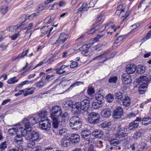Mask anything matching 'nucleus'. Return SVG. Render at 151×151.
Instances as JSON below:
<instances>
[{"mask_svg":"<svg viewBox=\"0 0 151 151\" xmlns=\"http://www.w3.org/2000/svg\"><path fill=\"white\" fill-rule=\"evenodd\" d=\"M123 113V109L118 106L114 109L113 112V117L115 119H119L121 118Z\"/></svg>","mask_w":151,"mask_h":151,"instance_id":"0eeeda50","label":"nucleus"},{"mask_svg":"<svg viewBox=\"0 0 151 151\" xmlns=\"http://www.w3.org/2000/svg\"><path fill=\"white\" fill-rule=\"evenodd\" d=\"M29 122L32 125L35 124L37 122V119L35 117H32L29 118L28 119Z\"/></svg>","mask_w":151,"mask_h":151,"instance_id":"c03bdc74","label":"nucleus"},{"mask_svg":"<svg viewBox=\"0 0 151 151\" xmlns=\"http://www.w3.org/2000/svg\"><path fill=\"white\" fill-rule=\"evenodd\" d=\"M145 68L141 65H139L136 67V73H142L145 71Z\"/></svg>","mask_w":151,"mask_h":151,"instance_id":"bb28decb","label":"nucleus"},{"mask_svg":"<svg viewBox=\"0 0 151 151\" xmlns=\"http://www.w3.org/2000/svg\"><path fill=\"white\" fill-rule=\"evenodd\" d=\"M23 122L24 123V126L26 128L29 129L31 128L32 125L29 123L28 119H24L23 120Z\"/></svg>","mask_w":151,"mask_h":151,"instance_id":"79ce46f5","label":"nucleus"},{"mask_svg":"<svg viewBox=\"0 0 151 151\" xmlns=\"http://www.w3.org/2000/svg\"><path fill=\"white\" fill-rule=\"evenodd\" d=\"M141 78H138L137 80V82L139 85V92L140 94H142L145 92V90H142V89L145 88H147V84L146 83L145 80L144 81H142Z\"/></svg>","mask_w":151,"mask_h":151,"instance_id":"1a4fd4ad","label":"nucleus"},{"mask_svg":"<svg viewBox=\"0 0 151 151\" xmlns=\"http://www.w3.org/2000/svg\"><path fill=\"white\" fill-rule=\"evenodd\" d=\"M22 22V23H21L20 24H18L17 25L15 26H12L13 28L14 31L15 30L18 29L19 28L20 26H22V25H24V24L23 22V21Z\"/></svg>","mask_w":151,"mask_h":151,"instance_id":"0e129e2a","label":"nucleus"},{"mask_svg":"<svg viewBox=\"0 0 151 151\" xmlns=\"http://www.w3.org/2000/svg\"><path fill=\"white\" fill-rule=\"evenodd\" d=\"M18 130V129H16L15 128H13L9 129L8 133L10 135L13 136L17 134Z\"/></svg>","mask_w":151,"mask_h":151,"instance_id":"c9c22d12","label":"nucleus"},{"mask_svg":"<svg viewBox=\"0 0 151 151\" xmlns=\"http://www.w3.org/2000/svg\"><path fill=\"white\" fill-rule=\"evenodd\" d=\"M35 142H32L30 143H27V146L28 147L30 148H32V149H33L35 147Z\"/></svg>","mask_w":151,"mask_h":151,"instance_id":"69168bd1","label":"nucleus"},{"mask_svg":"<svg viewBox=\"0 0 151 151\" xmlns=\"http://www.w3.org/2000/svg\"><path fill=\"white\" fill-rule=\"evenodd\" d=\"M111 124V122L106 121L101 124V126L103 128H108Z\"/></svg>","mask_w":151,"mask_h":151,"instance_id":"4c0bfd02","label":"nucleus"},{"mask_svg":"<svg viewBox=\"0 0 151 151\" xmlns=\"http://www.w3.org/2000/svg\"><path fill=\"white\" fill-rule=\"evenodd\" d=\"M81 135L82 137L86 139H88L91 137V132L88 129L83 130L81 132Z\"/></svg>","mask_w":151,"mask_h":151,"instance_id":"2eb2a0df","label":"nucleus"},{"mask_svg":"<svg viewBox=\"0 0 151 151\" xmlns=\"http://www.w3.org/2000/svg\"><path fill=\"white\" fill-rule=\"evenodd\" d=\"M35 90V88H27L25 93H24V96H25L28 95L32 94L33 93L34 91Z\"/></svg>","mask_w":151,"mask_h":151,"instance_id":"58836bf2","label":"nucleus"},{"mask_svg":"<svg viewBox=\"0 0 151 151\" xmlns=\"http://www.w3.org/2000/svg\"><path fill=\"white\" fill-rule=\"evenodd\" d=\"M87 92L88 95H91L94 93V89L91 87L88 88L87 89Z\"/></svg>","mask_w":151,"mask_h":151,"instance_id":"052dcab7","label":"nucleus"},{"mask_svg":"<svg viewBox=\"0 0 151 151\" xmlns=\"http://www.w3.org/2000/svg\"><path fill=\"white\" fill-rule=\"evenodd\" d=\"M149 28H151V25L149 26ZM151 37V31H150L146 37L143 39V41H145L146 40L149 39Z\"/></svg>","mask_w":151,"mask_h":151,"instance_id":"6e6d98bb","label":"nucleus"},{"mask_svg":"<svg viewBox=\"0 0 151 151\" xmlns=\"http://www.w3.org/2000/svg\"><path fill=\"white\" fill-rule=\"evenodd\" d=\"M29 51V49H27V50H24L23 52L19 54V56H20L21 58H23L24 56L27 55Z\"/></svg>","mask_w":151,"mask_h":151,"instance_id":"864d4df0","label":"nucleus"},{"mask_svg":"<svg viewBox=\"0 0 151 151\" xmlns=\"http://www.w3.org/2000/svg\"><path fill=\"white\" fill-rule=\"evenodd\" d=\"M68 35L65 33H61L59 36V38L54 43L55 44L59 45L61 44H63L67 40Z\"/></svg>","mask_w":151,"mask_h":151,"instance_id":"9d476101","label":"nucleus"},{"mask_svg":"<svg viewBox=\"0 0 151 151\" xmlns=\"http://www.w3.org/2000/svg\"><path fill=\"white\" fill-rule=\"evenodd\" d=\"M83 82L81 81H76L70 86V87H74L81 85L83 84Z\"/></svg>","mask_w":151,"mask_h":151,"instance_id":"8fccbe9b","label":"nucleus"},{"mask_svg":"<svg viewBox=\"0 0 151 151\" xmlns=\"http://www.w3.org/2000/svg\"><path fill=\"white\" fill-rule=\"evenodd\" d=\"M130 137H128L126 138L122 139L121 141L124 145L125 147H127V146H128V145L130 144Z\"/></svg>","mask_w":151,"mask_h":151,"instance_id":"7c9ffc66","label":"nucleus"},{"mask_svg":"<svg viewBox=\"0 0 151 151\" xmlns=\"http://www.w3.org/2000/svg\"><path fill=\"white\" fill-rule=\"evenodd\" d=\"M88 45H83L81 48V50L82 51V54L85 55L88 52Z\"/></svg>","mask_w":151,"mask_h":151,"instance_id":"f704fd0d","label":"nucleus"},{"mask_svg":"<svg viewBox=\"0 0 151 151\" xmlns=\"http://www.w3.org/2000/svg\"><path fill=\"white\" fill-rule=\"evenodd\" d=\"M139 24L138 23H136L132 25L130 27V28L132 29V30H133L134 29H135L137 27H139Z\"/></svg>","mask_w":151,"mask_h":151,"instance_id":"774afa93","label":"nucleus"},{"mask_svg":"<svg viewBox=\"0 0 151 151\" xmlns=\"http://www.w3.org/2000/svg\"><path fill=\"white\" fill-rule=\"evenodd\" d=\"M41 147L39 146H37L32 149V151H41Z\"/></svg>","mask_w":151,"mask_h":151,"instance_id":"338daca9","label":"nucleus"},{"mask_svg":"<svg viewBox=\"0 0 151 151\" xmlns=\"http://www.w3.org/2000/svg\"><path fill=\"white\" fill-rule=\"evenodd\" d=\"M66 129H65L62 128L58 129V131L57 132V134L60 135L65 136L66 134Z\"/></svg>","mask_w":151,"mask_h":151,"instance_id":"a19ab883","label":"nucleus"},{"mask_svg":"<svg viewBox=\"0 0 151 151\" xmlns=\"http://www.w3.org/2000/svg\"><path fill=\"white\" fill-rule=\"evenodd\" d=\"M119 140L116 138H113L109 141V148L111 150L114 149L120 143Z\"/></svg>","mask_w":151,"mask_h":151,"instance_id":"9b49d317","label":"nucleus"},{"mask_svg":"<svg viewBox=\"0 0 151 151\" xmlns=\"http://www.w3.org/2000/svg\"><path fill=\"white\" fill-rule=\"evenodd\" d=\"M82 124L81 119L78 116H73L70 119L69 125L72 129L78 130L80 128Z\"/></svg>","mask_w":151,"mask_h":151,"instance_id":"f03ea898","label":"nucleus"},{"mask_svg":"<svg viewBox=\"0 0 151 151\" xmlns=\"http://www.w3.org/2000/svg\"><path fill=\"white\" fill-rule=\"evenodd\" d=\"M118 78L117 76H111L108 80V81L110 83H116L117 81Z\"/></svg>","mask_w":151,"mask_h":151,"instance_id":"e433bc0d","label":"nucleus"},{"mask_svg":"<svg viewBox=\"0 0 151 151\" xmlns=\"http://www.w3.org/2000/svg\"><path fill=\"white\" fill-rule=\"evenodd\" d=\"M105 98L106 101L109 103H111L114 100V98L113 94L111 93H109L107 95Z\"/></svg>","mask_w":151,"mask_h":151,"instance_id":"473e14b6","label":"nucleus"},{"mask_svg":"<svg viewBox=\"0 0 151 151\" xmlns=\"http://www.w3.org/2000/svg\"><path fill=\"white\" fill-rule=\"evenodd\" d=\"M26 139L33 141H39L41 139L39 133L37 131H30L26 135Z\"/></svg>","mask_w":151,"mask_h":151,"instance_id":"7ed1b4c3","label":"nucleus"},{"mask_svg":"<svg viewBox=\"0 0 151 151\" xmlns=\"http://www.w3.org/2000/svg\"><path fill=\"white\" fill-rule=\"evenodd\" d=\"M49 30L48 27L45 26L41 29V31L42 33V35L43 36L46 35Z\"/></svg>","mask_w":151,"mask_h":151,"instance_id":"a18cd8bd","label":"nucleus"},{"mask_svg":"<svg viewBox=\"0 0 151 151\" xmlns=\"http://www.w3.org/2000/svg\"><path fill=\"white\" fill-rule=\"evenodd\" d=\"M137 145V144L136 143H133L132 144H130L128 145V146H127V148H130L132 150H135V147Z\"/></svg>","mask_w":151,"mask_h":151,"instance_id":"4d7b16f0","label":"nucleus"},{"mask_svg":"<svg viewBox=\"0 0 151 151\" xmlns=\"http://www.w3.org/2000/svg\"><path fill=\"white\" fill-rule=\"evenodd\" d=\"M100 119V116L98 113L92 112L89 115L88 122L91 124H96L99 123Z\"/></svg>","mask_w":151,"mask_h":151,"instance_id":"20e7f679","label":"nucleus"},{"mask_svg":"<svg viewBox=\"0 0 151 151\" xmlns=\"http://www.w3.org/2000/svg\"><path fill=\"white\" fill-rule=\"evenodd\" d=\"M126 70L127 74L132 73L136 70V66L133 64L128 65L126 67Z\"/></svg>","mask_w":151,"mask_h":151,"instance_id":"4468645a","label":"nucleus"},{"mask_svg":"<svg viewBox=\"0 0 151 151\" xmlns=\"http://www.w3.org/2000/svg\"><path fill=\"white\" fill-rule=\"evenodd\" d=\"M139 123L135 121L130 123L128 126V129L130 130H134L139 126Z\"/></svg>","mask_w":151,"mask_h":151,"instance_id":"5701e85b","label":"nucleus"},{"mask_svg":"<svg viewBox=\"0 0 151 151\" xmlns=\"http://www.w3.org/2000/svg\"><path fill=\"white\" fill-rule=\"evenodd\" d=\"M62 113L61 107L58 106L53 107L51 111L50 116L52 120V126L54 128L57 129L58 127L59 121L58 117Z\"/></svg>","mask_w":151,"mask_h":151,"instance_id":"f257e3e1","label":"nucleus"},{"mask_svg":"<svg viewBox=\"0 0 151 151\" xmlns=\"http://www.w3.org/2000/svg\"><path fill=\"white\" fill-rule=\"evenodd\" d=\"M122 80L123 83L126 85L130 84L132 82V79L130 76L129 74L127 73L122 75Z\"/></svg>","mask_w":151,"mask_h":151,"instance_id":"f8f14e48","label":"nucleus"},{"mask_svg":"<svg viewBox=\"0 0 151 151\" xmlns=\"http://www.w3.org/2000/svg\"><path fill=\"white\" fill-rule=\"evenodd\" d=\"M19 131L18 132H19ZM14 142L18 145L22 144L23 140L22 138V136L20 134V133L18 132L17 135L14 138Z\"/></svg>","mask_w":151,"mask_h":151,"instance_id":"f3484780","label":"nucleus"},{"mask_svg":"<svg viewBox=\"0 0 151 151\" xmlns=\"http://www.w3.org/2000/svg\"><path fill=\"white\" fill-rule=\"evenodd\" d=\"M103 104L98 101H96L93 102L92 103V107L93 108L97 109L99 108H101Z\"/></svg>","mask_w":151,"mask_h":151,"instance_id":"393cba45","label":"nucleus"},{"mask_svg":"<svg viewBox=\"0 0 151 151\" xmlns=\"http://www.w3.org/2000/svg\"><path fill=\"white\" fill-rule=\"evenodd\" d=\"M95 97L96 101H98L103 104L104 97L102 95L99 93H96L95 95Z\"/></svg>","mask_w":151,"mask_h":151,"instance_id":"c756f323","label":"nucleus"},{"mask_svg":"<svg viewBox=\"0 0 151 151\" xmlns=\"http://www.w3.org/2000/svg\"><path fill=\"white\" fill-rule=\"evenodd\" d=\"M6 147L7 146L6 144V142H4L0 145V151H3Z\"/></svg>","mask_w":151,"mask_h":151,"instance_id":"13d9d810","label":"nucleus"},{"mask_svg":"<svg viewBox=\"0 0 151 151\" xmlns=\"http://www.w3.org/2000/svg\"><path fill=\"white\" fill-rule=\"evenodd\" d=\"M7 7L6 6H3L1 9V12L2 14H4L7 11Z\"/></svg>","mask_w":151,"mask_h":151,"instance_id":"e2e57ef3","label":"nucleus"},{"mask_svg":"<svg viewBox=\"0 0 151 151\" xmlns=\"http://www.w3.org/2000/svg\"><path fill=\"white\" fill-rule=\"evenodd\" d=\"M116 54V52H113L111 53L109 57H105V60L103 61V63L105 61L110 59L111 58H113Z\"/></svg>","mask_w":151,"mask_h":151,"instance_id":"5fc2aeb1","label":"nucleus"},{"mask_svg":"<svg viewBox=\"0 0 151 151\" xmlns=\"http://www.w3.org/2000/svg\"><path fill=\"white\" fill-rule=\"evenodd\" d=\"M16 77H14L13 78H11L9 79L7 81V83L10 84L14 83H15L17 82L18 81V80H16Z\"/></svg>","mask_w":151,"mask_h":151,"instance_id":"09e8293b","label":"nucleus"},{"mask_svg":"<svg viewBox=\"0 0 151 151\" xmlns=\"http://www.w3.org/2000/svg\"><path fill=\"white\" fill-rule=\"evenodd\" d=\"M115 96L116 99H117V101L119 102L124 97L122 93L118 92L115 93Z\"/></svg>","mask_w":151,"mask_h":151,"instance_id":"a878e982","label":"nucleus"},{"mask_svg":"<svg viewBox=\"0 0 151 151\" xmlns=\"http://www.w3.org/2000/svg\"><path fill=\"white\" fill-rule=\"evenodd\" d=\"M103 134V132L100 129L94 130L92 132V135L96 138H100Z\"/></svg>","mask_w":151,"mask_h":151,"instance_id":"6ab92c4d","label":"nucleus"},{"mask_svg":"<svg viewBox=\"0 0 151 151\" xmlns=\"http://www.w3.org/2000/svg\"><path fill=\"white\" fill-rule=\"evenodd\" d=\"M89 7L87 6V4L85 2L83 3L82 6L78 9V11L80 12L86 11L88 10Z\"/></svg>","mask_w":151,"mask_h":151,"instance_id":"c85d7f7f","label":"nucleus"},{"mask_svg":"<svg viewBox=\"0 0 151 151\" xmlns=\"http://www.w3.org/2000/svg\"><path fill=\"white\" fill-rule=\"evenodd\" d=\"M111 110L109 108L105 109L102 111V115L104 117H109L111 115Z\"/></svg>","mask_w":151,"mask_h":151,"instance_id":"412c9836","label":"nucleus"},{"mask_svg":"<svg viewBox=\"0 0 151 151\" xmlns=\"http://www.w3.org/2000/svg\"><path fill=\"white\" fill-rule=\"evenodd\" d=\"M65 68V66H63V65L61 66L60 68H58V66H56L54 69V70L56 71V73H59L60 71V70H63Z\"/></svg>","mask_w":151,"mask_h":151,"instance_id":"3c124183","label":"nucleus"},{"mask_svg":"<svg viewBox=\"0 0 151 151\" xmlns=\"http://www.w3.org/2000/svg\"><path fill=\"white\" fill-rule=\"evenodd\" d=\"M80 105H81V108L80 109V113L81 111H87L90 106V101L88 99H85L82 101L81 102Z\"/></svg>","mask_w":151,"mask_h":151,"instance_id":"6e6552de","label":"nucleus"},{"mask_svg":"<svg viewBox=\"0 0 151 151\" xmlns=\"http://www.w3.org/2000/svg\"><path fill=\"white\" fill-rule=\"evenodd\" d=\"M99 26H97L94 27L88 30L87 33L89 34H91L94 32L96 30H97L99 28Z\"/></svg>","mask_w":151,"mask_h":151,"instance_id":"603ef678","label":"nucleus"},{"mask_svg":"<svg viewBox=\"0 0 151 151\" xmlns=\"http://www.w3.org/2000/svg\"><path fill=\"white\" fill-rule=\"evenodd\" d=\"M19 131V132L20 133V134L22 137L25 136H26V135L29 132H27L26 130L24 128H20L18 129V133Z\"/></svg>","mask_w":151,"mask_h":151,"instance_id":"2f4dec72","label":"nucleus"},{"mask_svg":"<svg viewBox=\"0 0 151 151\" xmlns=\"http://www.w3.org/2000/svg\"><path fill=\"white\" fill-rule=\"evenodd\" d=\"M119 102L122 103L123 105L125 106L128 107L130 106L131 101L128 96H124V97Z\"/></svg>","mask_w":151,"mask_h":151,"instance_id":"dca6fc26","label":"nucleus"},{"mask_svg":"<svg viewBox=\"0 0 151 151\" xmlns=\"http://www.w3.org/2000/svg\"><path fill=\"white\" fill-rule=\"evenodd\" d=\"M35 84L37 87L42 88L44 86V83L41 79L40 81L35 83Z\"/></svg>","mask_w":151,"mask_h":151,"instance_id":"49530a36","label":"nucleus"},{"mask_svg":"<svg viewBox=\"0 0 151 151\" xmlns=\"http://www.w3.org/2000/svg\"><path fill=\"white\" fill-rule=\"evenodd\" d=\"M109 50H107L106 51L104 52L102 54L92 59V60H101V59L104 58L106 55H107L109 53Z\"/></svg>","mask_w":151,"mask_h":151,"instance_id":"b1692460","label":"nucleus"},{"mask_svg":"<svg viewBox=\"0 0 151 151\" xmlns=\"http://www.w3.org/2000/svg\"><path fill=\"white\" fill-rule=\"evenodd\" d=\"M36 16V14L35 13L29 16H27L25 15H24L21 17L19 19H24L23 21V22L24 23L27 19H29L30 20H32Z\"/></svg>","mask_w":151,"mask_h":151,"instance_id":"aec40b11","label":"nucleus"},{"mask_svg":"<svg viewBox=\"0 0 151 151\" xmlns=\"http://www.w3.org/2000/svg\"><path fill=\"white\" fill-rule=\"evenodd\" d=\"M124 38V35L119 36L115 40V42L116 43H118L122 41Z\"/></svg>","mask_w":151,"mask_h":151,"instance_id":"680f3d73","label":"nucleus"},{"mask_svg":"<svg viewBox=\"0 0 151 151\" xmlns=\"http://www.w3.org/2000/svg\"><path fill=\"white\" fill-rule=\"evenodd\" d=\"M70 142L73 144H76L79 142L80 140V136L76 133L72 134L70 138Z\"/></svg>","mask_w":151,"mask_h":151,"instance_id":"ddd939ff","label":"nucleus"},{"mask_svg":"<svg viewBox=\"0 0 151 151\" xmlns=\"http://www.w3.org/2000/svg\"><path fill=\"white\" fill-rule=\"evenodd\" d=\"M128 129L127 127L120 128L116 132L115 134L116 137L121 138L127 136L128 132Z\"/></svg>","mask_w":151,"mask_h":151,"instance_id":"423d86ee","label":"nucleus"},{"mask_svg":"<svg viewBox=\"0 0 151 151\" xmlns=\"http://www.w3.org/2000/svg\"><path fill=\"white\" fill-rule=\"evenodd\" d=\"M73 102L71 100L67 101L63 103V107L65 110H68L70 108L72 109Z\"/></svg>","mask_w":151,"mask_h":151,"instance_id":"a211bd4d","label":"nucleus"},{"mask_svg":"<svg viewBox=\"0 0 151 151\" xmlns=\"http://www.w3.org/2000/svg\"><path fill=\"white\" fill-rule=\"evenodd\" d=\"M123 7V5L122 4H120L117 7V10L116 12V13H117V12H119L120 14H121V12L124 11V9H122Z\"/></svg>","mask_w":151,"mask_h":151,"instance_id":"bf43d9fd","label":"nucleus"},{"mask_svg":"<svg viewBox=\"0 0 151 151\" xmlns=\"http://www.w3.org/2000/svg\"><path fill=\"white\" fill-rule=\"evenodd\" d=\"M142 123L145 125H147L151 123V118L147 116L143 118L142 121Z\"/></svg>","mask_w":151,"mask_h":151,"instance_id":"4be33fe9","label":"nucleus"},{"mask_svg":"<svg viewBox=\"0 0 151 151\" xmlns=\"http://www.w3.org/2000/svg\"><path fill=\"white\" fill-rule=\"evenodd\" d=\"M47 114V112L46 110H42L38 113V115L40 118V119L42 118H47L46 116Z\"/></svg>","mask_w":151,"mask_h":151,"instance_id":"cd10ccee","label":"nucleus"},{"mask_svg":"<svg viewBox=\"0 0 151 151\" xmlns=\"http://www.w3.org/2000/svg\"><path fill=\"white\" fill-rule=\"evenodd\" d=\"M41 129L45 130H48L51 127V122L47 118L40 119L39 122Z\"/></svg>","mask_w":151,"mask_h":151,"instance_id":"39448f33","label":"nucleus"},{"mask_svg":"<svg viewBox=\"0 0 151 151\" xmlns=\"http://www.w3.org/2000/svg\"><path fill=\"white\" fill-rule=\"evenodd\" d=\"M67 138L66 137H64L61 140V145L64 147H66L69 145L70 142H68Z\"/></svg>","mask_w":151,"mask_h":151,"instance_id":"72a5a7b5","label":"nucleus"},{"mask_svg":"<svg viewBox=\"0 0 151 151\" xmlns=\"http://www.w3.org/2000/svg\"><path fill=\"white\" fill-rule=\"evenodd\" d=\"M142 133L140 131H137L135 132L133 136L134 139H138L142 137Z\"/></svg>","mask_w":151,"mask_h":151,"instance_id":"37998d69","label":"nucleus"},{"mask_svg":"<svg viewBox=\"0 0 151 151\" xmlns=\"http://www.w3.org/2000/svg\"><path fill=\"white\" fill-rule=\"evenodd\" d=\"M80 104H81V103L79 102H77L74 104H73L72 109H76L77 111L80 113V109L81 108V105H80Z\"/></svg>","mask_w":151,"mask_h":151,"instance_id":"ea45409f","label":"nucleus"},{"mask_svg":"<svg viewBox=\"0 0 151 151\" xmlns=\"http://www.w3.org/2000/svg\"><path fill=\"white\" fill-rule=\"evenodd\" d=\"M139 78H141L142 81H144L145 80L146 83H147L150 81L151 80V74L149 76V77L147 78L145 76H141Z\"/></svg>","mask_w":151,"mask_h":151,"instance_id":"de8ad7c7","label":"nucleus"}]
</instances>
